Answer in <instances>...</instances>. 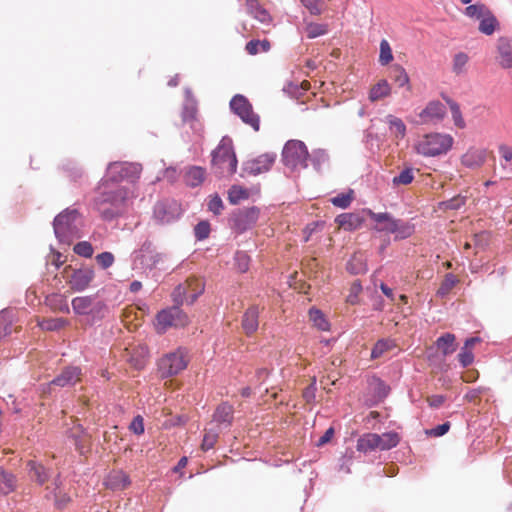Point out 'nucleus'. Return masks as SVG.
Segmentation results:
<instances>
[{"label": "nucleus", "mask_w": 512, "mask_h": 512, "mask_svg": "<svg viewBox=\"0 0 512 512\" xmlns=\"http://www.w3.org/2000/svg\"><path fill=\"white\" fill-rule=\"evenodd\" d=\"M129 194L130 188L125 185L100 180L93 199L94 209L104 221H113L124 214Z\"/></svg>", "instance_id": "nucleus-1"}, {"label": "nucleus", "mask_w": 512, "mask_h": 512, "mask_svg": "<svg viewBox=\"0 0 512 512\" xmlns=\"http://www.w3.org/2000/svg\"><path fill=\"white\" fill-rule=\"evenodd\" d=\"M141 171L142 166L139 163L126 161L111 162L108 164L106 173L101 180L115 186L123 185V182L133 184L140 178Z\"/></svg>", "instance_id": "nucleus-2"}, {"label": "nucleus", "mask_w": 512, "mask_h": 512, "mask_svg": "<svg viewBox=\"0 0 512 512\" xmlns=\"http://www.w3.org/2000/svg\"><path fill=\"white\" fill-rule=\"evenodd\" d=\"M80 212L74 207H68L60 212L53 220L55 237L60 243L70 244L77 233V220Z\"/></svg>", "instance_id": "nucleus-3"}, {"label": "nucleus", "mask_w": 512, "mask_h": 512, "mask_svg": "<svg viewBox=\"0 0 512 512\" xmlns=\"http://www.w3.org/2000/svg\"><path fill=\"white\" fill-rule=\"evenodd\" d=\"M453 141V137L449 134L430 133L418 141L415 149L419 155L435 157L446 154L451 149Z\"/></svg>", "instance_id": "nucleus-4"}, {"label": "nucleus", "mask_w": 512, "mask_h": 512, "mask_svg": "<svg viewBox=\"0 0 512 512\" xmlns=\"http://www.w3.org/2000/svg\"><path fill=\"white\" fill-rule=\"evenodd\" d=\"M309 152L301 140H288L282 150V162L292 171L308 167Z\"/></svg>", "instance_id": "nucleus-5"}, {"label": "nucleus", "mask_w": 512, "mask_h": 512, "mask_svg": "<svg viewBox=\"0 0 512 512\" xmlns=\"http://www.w3.org/2000/svg\"><path fill=\"white\" fill-rule=\"evenodd\" d=\"M211 157L213 168L224 169L226 166L229 175L236 172L238 161L233 150L232 140L228 136H224L221 139L218 146L212 151Z\"/></svg>", "instance_id": "nucleus-6"}, {"label": "nucleus", "mask_w": 512, "mask_h": 512, "mask_svg": "<svg viewBox=\"0 0 512 512\" xmlns=\"http://www.w3.org/2000/svg\"><path fill=\"white\" fill-rule=\"evenodd\" d=\"M161 254L158 253L150 240H145L139 249L131 254L132 269L143 272L151 271L161 261Z\"/></svg>", "instance_id": "nucleus-7"}, {"label": "nucleus", "mask_w": 512, "mask_h": 512, "mask_svg": "<svg viewBox=\"0 0 512 512\" xmlns=\"http://www.w3.org/2000/svg\"><path fill=\"white\" fill-rule=\"evenodd\" d=\"M260 216L257 206L237 208L229 217V225L237 234H243L252 229Z\"/></svg>", "instance_id": "nucleus-8"}, {"label": "nucleus", "mask_w": 512, "mask_h": 512, "mask_svg": "<svg viewBox=\"0 0 512 512\" xmlns=\"http://www.w3.org/2000/svg\"><path fill=\"white\" fill-rule=\"evenodd\" d=\"M188 324V315L178 305L162 309L156 314V327L160 333L166 332L170 327L183 328Z\"/></svg>", "instance_id": "nucleus-9"}, {"label": "nucleus", "mask_w": 512, "mask_h": 512, "mask_svg": "<svg viewBox=\"0 0 512 512\" xmlns=\"http://www.w3.org/2000/svg\"><path fill=\"white\" fill-rule=\"evenodd\" d=\"M188 361L182 348L164 354L157 363L161 378H170L186 369Z\"/></svg>", "instance_id": "nucleus-10"}, {"label": "nucleus", "mask_w": 512, "mask_h": 512, "mask_svg": "<svg viewBox=\"0 0 512 512\" xmlns=\"http://www.w3.org/2000/svg\"><path fill=\"white\" fill-rule=\"evenodd\" d=\"M230 109L245 124L251 126L254 131L260 129V117L254 113L253 107L249 100L242 94H236L230 100Z\"/></svg>", "instance_id": "nucleus-11"}, {"label": "nucleus", "mask_w": 512, "mask_h": 512, "mask_svg": "<svg viewBox=\"0 0 512 512\" xmlns=\"http://www.w3.org/2000/svg\"><path fill=\"white\" fill-rule=\"evenodd\" d=\"M181 215V205L174 199L159 200L153 208V217L160 224H170L178 220Z\"/></svg>", "instance_id": "nucleus-12"}, {"label": "nucleus", "mask_w": 512, "mask_h": 512, "mask_svg": "<svg viewBox=\"0 0 512 512\" xmlns=\"http://www.w3.org/2000/svg\"><path fill=\"white\" fill-rule=\"evenodd\" d=\"M94 277V269L90 266H83L72 270L68 277V284L74 292H83L90 286Z\"/></svg>", "instance_id": "nucleus-13"}, {"label": "nucleus", "mask_w": 512, "mask_h": 512, "mask_svg": "<svg viewBox=\"0 0 512 512\" xmlns=\"http://www.w3.org/2000/svg\"><path fill=\"white\" fill-rule=\"evenodd\" d=\"M275 153H265L254 159L245 161L242 170L249 175H259L270 170L276 160Z\"/></svg>", "instance_id": "nucleus-14"}, {"label": "nucleus", "mask_w": 512, "mask_h": 512, "mask_svg": "<svg viewBox=\"0 0 512 512\" xmlns=\"http://www.w3.org/2000/svg\"><path fill=\"white\" fill-rule=\"evenodd\" d=\"M447 114L446 106L439 100L429 101L426 107L419 113V117L424 123L441 122Z\"/></svg>", "instance_id": "nucleus-15"}, {"label": "nucleus", "mask_w": 512, "mask_h": 512, "mask_svg": "<svg viewBox=\"0 0 512 512\" xmlns=\"http://www.w3.org/2000/svg\"><path fill=\"white\" fill-rule=\"evenodd\" d=\"M26 470L30 480L39 486H43L51 477V469L36 460H28Z\"/></svg>", "instance_id": "nucleus-16"}, {"label": "nucleus", "mask_w": 512, "mask_h": 512, "mask_svg": "<svg viewBox=\"0 0 512 512\" xmlns=\"http://www.w3.org/2000/svg\"><path fill=\"white\" fill-rule=\"evenodd\" d=\"M369 218L376 223L373 230L380 233L390 234V228L393 226L396 218L389 212H374L371 209H364Z\"/></svg>", "instance_id": "nucleus-17"}, {"label": "nucleus", "mask_w": 512, "mask_h": 512, "mask_svg": "<svg viewBox=\"0 0 512 512\" xmlns=\"http://www.w3.org/2000/svg\"><path fill=\"white\" fill-rule=\"evenodd\" d=\"M198 117V101L190 88L184 89V102L182 105L181 118L183 122H196Z\"/></svg>", "instance_id": "nucleus-18"}, {"label": "nucleus", "mask_w": 512, "mask_h": 512, "mask_svg": "<svg viewBox=\"0 0 512 512\" xmlns=\"http://www.w3.org/2000/svg\"><path fill=\"white\" fill-rule=\"evenodd\" d=\"M335 222L345 231H355L362 227L365 218L360 213H341L335 218Z\"/></svg>", "instance_id": "nucleus-19"}, {"label": "nucleus", "mask_w": 512, "mask_h": 512, "mask_svg": "<svg viewBox=\"0 0 512 512\" xmlns=\"http://www.w3.org/2000/svg\"><path fill=\"white\" fill-rule=\"evenodd\" d=\"M260 308L258 305H251L246 309L242 317V328L247 335L257 331L259 327Z\"/></svg>", "instance_id": "nucleus-20"}, {"label": "nucleus", "mask_w": 512, "mask_h": 512, "mask_svg": "<svg viewBox=\"0 0 512 512\" xmlns=\"http://www.w3.org/2000/svg\"><path fill=\"white\" fill-rule=\"evenodd\" d=\"M498 61L502 68L512 67V41L508 37H500L497 42Z\"/></svg>", "instance_id": "nucleus-21"}, {"label": "nucleus", "mask_w": 512, "mask_h": 512, "mask_svg": "<svg viewBox=\"0 0 512 512\" xmlns=\"http://www.w3.org/2000/svg\"><path fill=\"white\" fill-rule=\"evenodd\" d=\"M129 476L122 470L112 471L108 474L105 485L112 491H122L130 485Z\"/></svg>", "instance_id": "nucleus-22"}, {"label": "nucleus", "mask_w": 512, "mask_h": 512, "mask_svg": "<svg viewBox=\"0 0 512 512\" xmlns=\"http://www.w3.org/2000/svg\"><path fill=\"white\" fill-rule=\"evenodd\" d=\"M234 408L229 402L219 404L214 413L213 421L228 428L232 425L234 419Z\"/></svg>", "instance_id": "nucleus-23"}, {"label": "nucleus", "mask_w": 512, "mask_h": 512, "mask_svg": "<svg viewBox=\"0 0 512 512\" xmlns=\"http://www.w3.org/2000/svg\"><path fill=\"white\" fill-rule=\"evenodd\" d=\"M415 232V224L412 221H405L396 218L393 226L390 228V234L394 235V240H404L411 237Z\"/></svg>", "instance_id": "nucleus-24"}, {"label": "nucleus", "mask_w": 512, "mask_h": 512, "mask_svg": "<svg viewBox=\"0 0 512 512\" xmlns=\"http://www.w3.org/2000/svg\"><path fill=\"white\" fill-rule=\"evenodd\" d=\"M80 373L81 369L77 366L66 367L51 381V384L59 387L74 385Z\"/></svg>", "instance_id": "nucleus-25"}, {"label": "nucleus", "mask_w": 512, "mask_h": 512, "mask_svg": "<svg viewBox=\"0 0 512 512\" xmlns=\"http://www.w3.org/2000/svg\"><path fill=\"white\" fill-rule=\"evenodd\" d=\"M486 159L485 150L472 149L467 151L461 158L462 164L467 168H477L483 165Z\"/></svg>", "instance_id": "nucleus-26"}, {"label": "nucleus", "mask_w": 512, "mask_h": 512, "mask_svg": "<svg viewBox=\"0 0 512 512\" xmlns=\"http://www.w3.org/2000/svg\"><path fill=\"white\" fill-rule=\"evenodd\" d=\"M380 435L376 433H366L357 440V450L367 453L379 449Z\"/></svg>", "instance_id": "nucleus-27"}, {"label": "nucleus", "mask_w": 512, "mask_h": 512, "mask_svg": "<svg viewBox=\"0 0 512 512\" xmlns=\"http://www.w3.org/2000/svg\"><path fill=\"white\" fill-rule=\"evenodd\" d=\"M17 487V478L10 472L0 466V494L8 495L15 491Z\"/></svg>", "instance_id": "nucleus-28"}, {"label": "nucleus", "mask_w": 512, "mask_h": 512, "mask_svg": "<svg viewBox=\"0 0 512 512\" xmlns=\"http://www.w3.org/2000/svg\"><path fill=\"white\" fill-rule=\"evenodd\" d=\"M185 183L191 188L200 186L205 179V169L200 166H191L185 173Z\"/></svg>", "instance_id": "nucleus-29"}, {"label": "nucleus", "mask_w": 512, "mask_h": 512, "mask_svg": "<svg viewBox=\"0 0 512 512\" xmlns=\"http://www.w3.org/2000/svg\"><path fill=\"white\" fill-rule=\"evenodd\" d=\"M94 300V296H78L73 298L71 305L74 313L77 315H89Z\"/></svg>", "instance_id": "nucleus-30"}, {"label": "nucleus", "mask_w": 512, "mask_h": 512, "mask_svg": "<svg viewBox=\"0 0 512 512\" xmlns=\"http://www.w3.org/2000/svg\"><path fill=\"white\" fill-rule=\"evenodd\" d=\"M479 20L480 23L478 29L481 33L487 36L492 35L499 26L497 18L490 9Z\"/></svg>", "instance_id": "nucleus-31"}, {"label": "nucleus", "mask_w": 512, "mask_h": 512, "mask_svg": "<svg viewBox=\"0 0 512 512\" xmlns=\"http://www.w3.org/2000/svg\"><path fill=\"white\" fill-rule=\"evenodd\" d=\"M390 93V84L386 79H381L374 86L371 87L368 98L371 102H376L378 100L388 97Z\"/></svg>", "instance_id": "nucleus-32"}, {"label": "nucleus", "mask_w": 512, "mask_h": 512, "mask_svg": "<svg viewBox=\"0 0 512 512\" xmlns=\"http://www.w3.org/2000/svg\"><path fill=\"white\" fill-rule=\"evenodd\" d=\"M308 160H310L314 170L320 173L328 166L329 155L326 150L318 148L312 150L311 154H309Z\"/></svg>", "instance_id": "nucleus-33"}, {"label": "nucleus", "mask_w": 512, "mask_h": 512, "mask_svg": "<svg viewBox=\"0 0 512 512\" xmlns=\"http://www.w3.org/2000/svg\"><path fill=\"white\" fill-rule=\"evenodd\" d=\"M396 347V343L390 338L379 339L371 349V359L375 360L382 357L387 351Z\"/></svg>", "instance_id": "nucleus-34"}, {"label": "nucleus", "mask_w": 512, "mask_h": 512, "mask_svg": "<svg viewBox=\"0 0 512 512\" xmlns=\"http://www.w3.org/2000/svg\"><path fill=\"white\" fill-rule=\"evenodd\" d=\"M441 96L450 108L452 119H453L455 126L458 128H461V129L465 128L466 123L462 117V113H461L459 104L445 94H441Z\"/></svg>", "instance_id": "nucleus-35"}, {"label": "nucleus", "mask_w": 512, "mask_h": 512, "mask_svg": "<svg viewBox=\"0 0 512 512\" xmlns=\"http://www.w3.org/2000/svg\"><path fill=\"white\" fill-rule=\"evenodd\" d=\"M436 346L442 351L444 356L452 354L456 350L455 335L445 333L436 340Z\"/></svg>", "instance_id": "nucleus-36"}, {"label": "nucleus", "mask_w": 512, "mask_h": 512, "mask_svg": "<svg viewBox=\"0 0 512 512\" xmlns=\"http://www.w3.org/2000/svg\"><path fill=\"white\" fill-rule=\"evenodd\" d=\"M13 311L4 308L0 311V338L9 336L12 332Z\"/></svg>", "instance_id": "nucleus-37"}, {"label": "nucleus", "mask_w": 512, "mask_h": 512, "mask_svg": "<svg viewBox=\"0 0 512 512\" xmlns=\"http://www.w3.org/2000/svg\"><path fill=\"white\" fill-rule=\"evenodd\" d=\"M390 77L399 87L407 86L408 90H410V78L404 67L401 65L394 64L391 66Z\"/></svg>", "instance_id": "nucleus-38"}, {"label": "nucleus", "mask_w": 512, "mask_h": 512, "mask_svg": "<svg viewBox=\"0 0 512 512\" xmlns=\"http://www.w3.org/2000/svg\"><path fill=\"white\" fill-rule=\"evenodd\" d=\"M248 8L254 18L261 23L267 24L271 21L270 14L258 3L257 0H248Z\"/></svg>", "instance_id": "nucleus-39"}, {"label": "nucleus", "mask_w": 512, "mask_h": 512, "mask_svg": "<svg viewBox=\"0 0 512 512\" xmlns=\"http://www.w3.org/2000/svg\"><path fill=\"white\" fill-rule=\"evenodd\" d=\"M250 196L248 189L240 185H232L228 190V201L232 205H237L241 200H246Z\"/></svg>", "instance_id": "nucleus-40"}, {"label": "nucleus", "mask_w": 512, "mask_h": 512, "mask_svg": "<svg viewBox=\"0 0 512 512\" xmlns=\"http://www.w3.org/2000/svg\"><path fill=\"white\" fill-rule=\"evenodd\" d=\"M109 313V307L104 301L93 302L90 313L91 324L101 321Z\"/></svg>", "instance_id": "nucleus-41"}, {"label": "nucleus", "mask_w": 512, "mask_h": 512, "mask_svg": "<svg viewBox=\"0 0 512 512\" xmlns=\"http://www.w3.org/2000/svg\"><path fill=\"white\" fill-rule=\"evenodd\" d=\"M347 270L353 275H359L366 273L368 268L362 256L353 255L347 262Z\"/></svg>", "instance_id": "nucleus-42"}, {"label": "nucleus", "mask_w": 512, "mask_h": 512, "mask_svg": "<svg viewBox=\"0 0 512 512\" xmlns=\"http://www.w3.org/2000/svg\"><path fill=\"white\" fill-rule=\"evenodd\" d=\"M400 442V436L397 432L390 431L380 435L379 449L381 451L390 450L396 447Z\"/></svg>", "instance_id": "nucleus-43"}, {"label": "nucleus", "mask_w": 512, "mask_h": 512, "mask_svg": "<svg viewBox=\"0 0 512 512\" xmlns=\"http://www.w3.org/2000/svg\"><path fill=\"white\" fill-rule=\"evenodd\" d=\"M309 317L313 322L314 326H316L321 331H328L330 328V324L325 318L323 312L315 307L309 309Z\"/></svg>", "instance_id": "nucleus-44"}, {"label": "nucleus", "mask_w": 512, "mask_h": 512, "mask_svg": "<svg viewBox=\"0 0 512 512\" xmlns=\"http://www.w3.org/2000/svg\"><path fill=\"white\" fill-rule=\"evenodd\" d=\"M385 122L389 125L390 130L395 132L396 137H405L406 125L402 119L389 114L385 117Z\"/></svg>", "instance_id": "nucleus-45"}, {"label": "nucleus", "mask_w": 512, "mask_h": 512, "mask_svg": "<svg viewBox=\"0 0 512 512\" xmlns=\"http://www.w3.org/2000/svg\"><path fill=\"white\" fill-rule=\"evenodd\" d=\"M466 203V197L462 195H457L452 197L451 199L444 200L439 202L438 208L442 211L447 210H459Z\"/></svg>", "instance_id": "nucleus-46"}, {"label": "nucleus", "mask_w": 512, "mask_h": 512, "mask_svg": "<svg viewBox=\"0 0 512 512\" xmlns=\"http://www.w3.org/2000/svg\"><path fill=\"white\" fill-rule=\"evenodd\" d=\"M270 42L266 39L264 40H258V39H252L246 44V51L250 55H256L260 51L262 52H268L270 50Z\"/></svg>", "instance_id": "nucleus-47"}, {"label": "nucleus", "mask_w": 512, "mask_h": 512, "mask_svg": "<svg viewBox=\"0 0 512 512\" xmlns=\"http://www.w3.org/2000/svg\"><path fill=\"white\" fill-rule=\"evenodd\" d=\"M67 324V320L64 318H48L38 322V326L42 330L46 331H57Z\"/></svg>", "instance_id": "nucleus-48"}, {"label": "nucleus", "mask_w": 512, "mask_h": 512, "mask_svg": "<svg viewBox=\"0 0 512 512\" xmlns=\"http://www.w3.org/2000/svg\"><path fill=\"white\" fill-rule=\"evenodd\" d=\"M489 7L483 3H475L467 6L464 10V15L479 20L486 12H488Z\"/></svg>", "instance_id": "nucleus-49"}, {"label": "nucleus", "mask_w": 512, "mask_h": 512, "mask_svg": "<svg viewBox=\"0 0 512 512\" xmlns=\"http://www.w3.org/2000/svg\"><path fill=\"white\" fill-rule=\"evenodd\" d=\"M328 25L310 22L306 26L307 37L309 39H315L317 37L326 35L328 33Z\"/></svg>", "instance_id": "nucleus-50"}, {"label": "nucleus", "mask_w": 512, "mask_h": 512, "mask_svg": "<svg viewBox=\"0 0 512 512\" xmlns=\"http://www.w3.org/2000/svg\"><path fill=\"white\" fill-rule=\"evenodd\" d=\"M414 180V170L412 167H407L402 170L397 176H394L392 183L395 186L409 185Z\"/></svg>", "instance_id": "nucleus-51"}, {"label": "nucleus", "mask_w": 512, "mask_h": 512, "mask_svg": "<svg viewBox=\"0 0 512 512\" xmlns=\"http://www.w3.org/2000/svg\"><path fill=\"white\" fill-rule=\"evenodd\" d=\"M469 57L464 52H458L454 55L452 70L456 75L464 73Z\"/></svg>", "instance_id": "nucleus-52"}, {"label": "nucleus", "mask_w": 512, "mask_h": 512, "mask_svg": "<svg viewBox=\"0 0 512 512\" xmlns=\"http://www.w3.org/2000/svg\"><path fill=\"white\" fill-rule=\"evenodd\" d=\"M189 288H192V293L187 296L186 301L189 305H192L203 294L205 284L202 281H191L189 282Z\"/></svg>", "instance_id": "nucleus-53"}, {"label": "nucleus", "mask_w": 512, "mask_h": 512, "mask_svg": "<svg viewBox=\"0 0 512 512\" xmlns=\"http://www.w3.org/2000/svg\"><path fill=\"white\" fill-rule=\"evenodd\" d=\"M211 231L210 223L202 220L194 226V236L197 241H203L209 237Z\"/></svg>", "instance_id": "nucleus-54"}, {"label": "nucleus", "mask_w": 512, "mask_h": 512, "mask_svg": "<svg viewBox=\"0 0 512 512\" xmlns=\"http://www.w3.org/2000/svg\"><path fill=\"white\" fill-rule=\"evenodd\" d=\"M353 200V191L350 190L348 193H341L331 198V203L338 208L346 209L351 205Z\"/></svg>", "instance_id": "nucleus-55"}, {"label": "nucleus", "mask_w": 512, "mask_h": 512, "mask_svg": "<svg viewBox=\"0 0 512 512\" xmlns=\"http://www.w3.org/2000/svg\"><path fill=\"white\" fill-rule=\"evenodd\" d=\"M392 60H393V54H392L390 44L388 43L387 40L383 39L380 42L379 63L381 65H387Z\"/></svg>", "instance_id": "nucleus-56"}, {"label": "nucleus", "mask_w": 512, "mask_h": 512, "mask_svg": "<svg viewBox=\"0 0 512 512\" xmlns=\"http://www.w3.org/2000/svg\"><path fill=\"white\" fill-rule=\"evenodd\" d=\"M62 168L64 172L67 173V176L73 181H76L83 175L82 169L73 161H67L63 164Z\"/></svg>", "instance_id": "nucleus-57"}, {"label": "nucleus", "mask_w": 512, "mask_h": 512, "mask_svg": "<svg viewBox=\"0 0 512 512\" xmlns=\"http://www.w3.org/2000/svg\"><path fill=\"white\" fill-rule=\"evenodd\" d=\"M235 264L237 266V269L241 273H245L249 269L250 264V257L249 255L244 251H237L234 256Z\"/></svg>", "instance_id": "nucleus-58"}, {"label": "nucleus", "mask_w": 512, "mask_h": 512, "mask_svg": "<svg viewBox=\"0 0 512 512\" xmlns=\"http://www.w3.org/2000/svg\"><path fill=\"white\" fill-rule=\"evenodd\" d=\"M73 250L77 255L84 257V258L92 257L93 252H94V248H93L92 244L88 241L78 242L74 246Z\"/></svg>", "instance_id": "nucleus-59"}, {"label": "nucleus", "mask_w": 512, "mask_h": 512, "mask_svg": "<svg viewBox=\"0 0 512 512\" xmlns=\"http://www.w3.org/2000/svg\"><path fill=\"white\" fill-rule=\"evenodd\" d=\"M457 282L458 280L454 274H446L444 281L442 282L440 288L437 291V294L440 296H445L456 285Z\"/></svg>", "instance_id": "nucleus-60"}, {"label": "nucleus", "mask_w": 512, "mask_h": 512, "mask_svg": "<svg viewBox=\"0 0 512 512\" xmlns=\"http://www.w3.org/2000/svg\"><path fill=\"white\" fill-rule=\"evenodd\" d=\"M115 261L114 255L111 252L105 251L96 256V262L102 269L110 268Z\"/></svg>", "instance_id": "nucleus-61"}, {"label": "nucleus", "mask_w": 512, "mask_h": 512, "mask_svg": "<svg viewBox=\"0 0 512 512\" xmlns=\"http://www.w3.org/2000/svg\"><path fill=\"white\" fill-rule=\"evenodd\" d=\"M218 436H219L218 433L214 432L212 430L206 432L203 437L201 449L203 451H208V450L212 449L217 442Z\"/></svg>", "instance_id": "nucleus-62"}, {"label": "nucleus", "mask_w": 512, "mask_h": 512, "mask_svg": "<svg viewBox=\"0 0 512 512\" xmlns=\"http://www.w3.org/2000/svg\"><path fill=\"white\" fill-rule=\"evenodd\" d=\"M458 361L462 367H468L471 365L474 361V355L471 349L463 346L458 354Z\"/></svg>", "instance_id": "nucleus-63"}, {"label": "nucleus", "mask_w": 512, "mask_h": 512, "mask_svg": "<svg viewBox=\"0 0 512 512\" xmlns=\"http://www.w3.org/2000/svg\"><path fill=\"white\" fill-rule=\"evenodd\" d=\"M224 209L223 201L218 194L211 197L208 202V210L215 215H220Z\"/></svg>", "instance_id": "nucleus-64"}]
</instances>
